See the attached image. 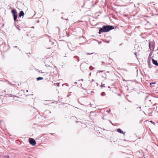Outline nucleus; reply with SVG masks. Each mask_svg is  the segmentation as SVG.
Returning a JSON list of instances; mask_svg holds the SVG:
<instances>
[{"label":"nucleus","instance_id":"6","mask_svg":"<svg viewBox=\"0 0 158 158\" xmlns=\"http://www.w3.org/2000/svg\"><path fill=\"white\" fill-rule=\"evenodd\" d=\"M152 61L153 64L156 65L158 66V63H157V62L156 60H155L153 59H152Z\"/></svg>","mask_w":158,"mask_h":158},{"label":"nucleus","instance_id":"8","mask_svg":"<svg viewBox=\"0 0 158 158\" xmlns=\"http://www.w3.org/2000/svg\"><path fill=\"white\" fill-rule=\"evenodd\" d=\"M43 79V78L42 77H39L37 78V81H39L40 80H42Z\"/></svg>","mask_w":158,"mask_h":158},{"label":"nucleus","instance_id":"5","mask_svg":"<svg viewBox=\"0 0 158 158\" xmlns=\"http://www.w3.org/2000/svg\"><path fill=\"white\" fill-rule=\"evenodd\" d=\"M117 131H118V132L119 133H122V134H123V135H124L125 134V132H123L122 131V130L120 129V128H118L117 129Z\"/></svg>","mask_w":158,"mask_h":158},{"label":"nucleus","instance_id":"9","mask_svg":"<svg viewBox=\"0 0 158 158\" xmlns=\"http://www.w3.org/2000/svg\"><path fill=\"white\" fill-rule=\"evenodd\" d=\"M54 85H57L58 86H59V83H54Z\"/></svg>","mask_w":158,"mask_h":158},{"label":"nucleus","instance_id":"11","mask_svg":"<svg viewBox=\"0 0 158 158\" xmlns=\"http://www.w3.org/2000/svg\"><path fill=\"white\" fill-rule=\"evenodd\" d=\"M154 84L153 83H150V85H151L152 84Z\"/></svg>","mask_w":158,"mask_h":158},{"label":"nucleus","instance_id":"7","mask_svg":"<svg viewBox=\"0 0 158 158\" xmlns=\"http://www.w3.org/2000/svg\"><path fill=\"white\" fill-rule=\"evenodd\" d=\"M24 15V13L23 11H21L20 12V13L19 14V16L20 17H21V16H23Z\"/></svg>","mask_w":158,"mask_h":158},{"label":"nucleus","instance_id":"3","mask_svg":"<svg viewBox=\"0 0 158 158\" xmlns=\"http://www.w3.org/2000/svg\"><path fill=\"white\" fill-rule=\"evenodd\" d=\"M97 74L101 76L102 77L105 78L106 76V74L104 71H98L97 72Z\"/></svg>","mask_w":158,"mask_h":158},{"label":"nucleus","instance_id":"12","mask_svg":"<svg viewBox=\"0 0 158 158\" xmlns=\"http://www.w3.org/2000/svg\"><path fill=\"white\" fill-rule=\"evenodd\" d=\"M150 44H151V43H150H150H149V47H150Z\"/></svg>","mask_w":158,"mask_h":158},{"label":"nucleus","instance_id":"1","mask_svg":"<svg viewBox=\"0 0 158 158\" xmlns=\"http://www.w3.org/2000/svg\"><path fill=\"white\" fill-rule=\"evenodd\" d=\"M113 29L114 27L112 26L107 25L103 26L102 28H101L99 29V33L100 34L101 32H108Z\"/></svg>","mask_w":158,"mask_h":158},{"label":"nucleus","instance_id":"2","mask_svg":"<svg viewBox=\"0 0 158 158\" xmlns=\"http://www.w3.org/2000/svg\"><path fill=\"white\" fill-rule=\"evenodd\" d=\"M11 13L13 14L14 20H16L17 18V13L16 10L13 9L12 10Z\"/></svg>","mask_w":158,"mask_h":158},{"label":"nucleus","instance_id":"10","mask_svg":"<svg viewBox=\"0 0 158 158\" xmlns=\"http://www.w3.org/2000/svg\"><path fill=\"white\" fill-rule=\"evenodd\" d=\"M104 85H105V84H102L101 85H100V87L101 88L103 87H105Z\"/></svg>","mask_w":158,"mask_h":158},{"label":"nucleus","instance_id":"4","mask_svg":"<svg viewBox=\"0 0 158 158\" xmlns=\"http://www.w3.org/2000/svg\"><path fill=\"white\" fill-rule=\"evenodd\" d=\"M29 142L33 146L35 145L36 144V141L35 139L31 138H30L29 139Z\"/></svg>","mask_w":158,"mask_h":158},{"label":"nucleus","instance_id":"13","mask_svg":"<svg viewBox=\"0 0 158 158\" xmlns=\"http://www.w3.org/2000/svg\"><path fill=\"white\" fill-rule=\"evenodd\" d=\"M26 91H27V92H28V90H26Z\"/></svg>","mask_w":158,"mask_h":158}]
</instances>
